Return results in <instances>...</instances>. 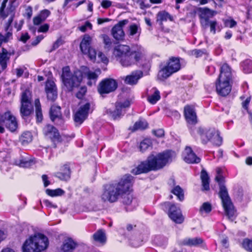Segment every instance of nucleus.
<instances>
[{
	"label": "nucleus",
	"mask_w": 252,
	"mask_h": 252,
	"mask_svg": "<svg viewBox=\"0 0 252 252\" xmlns=\"http://www.w3.org/2000/svg\"><path fill=\"white\" fill-rule=\"evenodd\" d=\"M113 55L124 67L136 64L145 58V52L140 45H134L131 48L127 45L118 44L113 50Z\"/></svg>",
	"instance_id": "nucleus-1"
},
{
	"label": "nucleus",
	"mask_w": 252,
	"mask_h": 252,
	"mask_svg": "<svg viewBox=\"0 0 252 252\" xmlns=\"http://www.w3.org/2000/svg\"><path fill=\"white\" fill-rule=\"evenodd\" d=\"M175 157V152L170 150L159 153L157 156L151 154L146 161L141 162L135 168L133 169L132 173L137 175L151 170L160 169L172 162Z\"/></svg>",
	"instance_id": "nucleus-2"
},
{
	"label": "nucleus",
	"mask_w": 252,
	"mask_h": 252,
	"mask_svg": "<svg viewBox=\"0 0 252 252\" xmlns=\"http://www.w3.org/2000/svg\"><path fill=\"white\" fill-rule=\"evenodd\" d=\"M133 180L132 176L126 175L118 184L106 186L101 195V200L104 202H115L119 196L126 194L131 190Z\"/></svg>",
	"instance_id": "nucleus-3"
},
{
	"label": "nucleus",
	"mask_w": 252,
	"mask_h": 252,
	"mask_svg": "<svg viewBox=\"0 0 252 252\" xmlns=\"http://www.w3.org/2000/svg\"><path fill=\"white\" fill-rule=\"evenodd\" d=\"M47 237L41 234L31 235L26 240L22 246L23 252H41L48 246Z\"/></svg>",
	"instance_id": "nucleus-4"
},
{
	"label": "nucleus",
	"mask_w": 252,
	"mask_h": 252,
	"mask_svg": "<svg viewBox=\"0 0 252 252\" xmlns=\"http://www.w3.org/2000/svg\"><path fill=\"white\" fill-rule=\"evenodd\" d=\"M231 79V71L227 64H223L220 68L219 78L216 83V91L218 94L224 96L228 95L231 90L230 81Z\"/></svg>",
	"instance_id": "nucleus-5"
},
{
	"label": "nucleus",
	"mask_w": 252,
	"mask_h": 252,
	"mask_svg": "<svg viewBox=\"0 0 252 252\" xmlns=\"http://www.w3.org/2000/svg\"><path fill=\"white\" fill-rule=\"evenodd\" d=\"M215 180L218 182L220 185L219 196L221 199L225 214L229 219L232 220L235 215V210L228 195L227 189L225 186L222 184L223 181V177L221 175H218L216 177Z\"/></svg>",
	"instance_id": "nucleus-6"
},
{
	"label": "nucleus",
	"mask_w": 252,
	"mask_h": 252,
	"mask_svg": "<svg viewBox=\"0 0 252 252\" xmlns=\"http://www.w3.org/2000/svg\"><path fill=\"white\" fill-rule=\"evenodd\" d=\"M83 78L80 70H77L72 74L68 66L63 68L62 79L64 86L68 91H72L78 87Z\"/></svg>",
	"instance_id": "nucleus-7"
},
{
	"label": "nucleus",
	"mask_w": 252,
	"mask_h": 252,
	"mask_svg": "<svg viewBox=\"0 0 252 252\" xmlns=\"http://www.w3.org/2000/svg\"><path fill=\"white\" fill-rule=\"evenodd\" d=\"M202 142L204 144L211 141L214 145L220 146L222 143V138L220 136L219 132L214 128L203 129L199 128L197 130Z\"/></svg>",
	"instance_id": "nucleus-8"
},
{
	"label": "nucleus",
	"mask_w": 252,
	"mask_h": 252,
	"mask_svg": "<svg viewBox=\"0 0 252 252\" xmlns=\"http://www.w3.org/2000/svg\"><path fill=\"white\" fill-rule=\"evenodd\" d=\"M5 126L11 132L15 131L18 128V124L16 117L10 111L0 114V133L5 132Z\"/></svg>",
	"instance_id": "nucleus-9"
},
{
	"label": "nucleus",
	"mask_w": 252,
	"mask_h": 252,
	"mask_svg": "<svg viewBox=\"0 0 252 252\" xmlns=\"http://www.w3.org/2000/svg\"><path fill=\"white\" fill-rule=\"evenodd\" d=\"M20 111L23 118L30 116L33 112L31 102V93L28 89H26L22 93Z\"/></svg>",
	"instance_id": "nucleus-10"
},
{
	"label": "nucleus",
	"mask_w": 252,
	"mask_h": 252,
	"mask_svg": "<svg viewBox=\"0 0 252 252\" xmlns=\"http://www.w3.org/2000/svg\"><path fill=\"white\" fill-rule=\"evenodd\" d=\"M180 67L179 60L177 58H172L170 59L167 65L159 71L158 78L160 80L166 79L173 73L178 71Z\"/></svg>",
	"instance_id": "nucleus-11"
},
{
	"label": "nucleus",
	"mask_w": 252,
	"mask_h": 252,
	"mask_svg": "<svg viewBox=\"0 0 252 252\" xmlns=\"http://www.w3.org/2000/svg\"><path fill=\"white\" fill-rule=\"evenodd\" d=\"M118 87L117 81L112 78H105L99 83L97 91L102 96L114 92Z\"/></svg>",
	"instance_id": "nucleus-12"
},
{
	"label": "nucleus",
	"mask_w": 252,
	"mask_h": 252,
	"mask_svg": "<svg viewBox=\"0 0 252 252\" xmlns=\"http://www.w3.org/2000/svg\"><path fill=\"white\" fill-rule=\"evenodd\" d=\"M130 104V101L128 100H126L123 102L117 101L115 103V109L114 110L110 108L107 109L106 113L114 120H116L121 117L123 115V111H125V109L129 107Z\"/></svg>",
	"instance_id": "nucleus-13"
},
{
	"label": "nucleus",
	"mask_w": 252,
	"mask_h": 252,
	"mask_svg": "<svg viewBox=\"0 0 252 252\" xmlns=\"http://www.w3.org/2000/svg\"><path fill=\"white\" fill-rule=\"evenodd\" d=\"M197 10L200 12L199 17L201 26L204 29L207 28L209 26V19L213 17L216 14V12L207 7H199Z\"/></svg>",
	"instance_id": "nucleus-14"
},
{
	"label": "nucleus",
	"mask_w": 252,
	"mask_h": 252,
	"mask_svg": "<svg viewBox=\"0 0 252 252\" xmlns=\"http://www.w3.org/2000/svg\"><path fill=\"white\" fill-rule=\"evenodd\" d=\"M90 108V104L89 103H86L81 106L74 113V121L79 124H82L87 119Z\"/></svg>",
	"instance_id": "nucleus-15"
},
{
	"label": "nucleus",
	"mask_w": 252,
	"mask_h": 252,
	"mask_svg": "<svg viewBox=\"0 0 252 252\" xmlns=\"http://www.w3.org/2000/svg\"><path fill=\"white\" fill-rule=\"evenodd\" d=\"M128 22V20L125 19L120 21L115 25L111 30V33L113 37L117 40H123L125 33L123 31V27Z\"/></svg>",
	"instance_id": "nucleus-16"
},
{
	"label": "nucleus",
	"mask_w": 252,
	"mask_h": 252,
	"mask_svg": "<svg viewBox=\"0 0 252 252\" xmlns=\"http://www.w3.org/2000/svg\"><path fill=\"white\" fill-rule=\"evenodd\" d=\"M83 74V78H87L89 80L88 84L92 86L93 84H95L99 75L101 73L99 69L95 71H91L88 67L83 66L82 67V70H80Z\"/></svg>",
	"instance_id": "nucleus-17"
},
{
	"label": "nucleus",
	"mask_w": 252,
	"mask_h": 252,
	"mask_svg": "<svg viewBox=\"0 0 252 252\" xmlns=\"http://www.w3.org/2000/svg\"><path fill=\"white\" fill-rule=\"evenodd\" d=\"M169 217L175 222L182 223L184 220V218L179 207L175 205H171L168 211Z\"/></svg>",
	"instance_id": "nucleus-18"
},
{
	"label": "nucleus",
	"mask_w": 252,
	"mask_h": 252,
	"mask_svg": "<svg viewBox=\"0 0 252 252\" xmlns=\"http://www.w3.org/2000/svg\"><path fill=\"white\" fill-rule=\"evenodd\" d=\"M45 90L47 99L52 102L54 101L58 96L57 90L54 82L48 80L46 82Z\"/></svg>",
	"instance_id": "nucleus-19"
},
{
	"label": "nucleus",
	"mask_w": 252,
	"mask_h": 252,
	"mask_svg": "<svg viewBox=\"0 0 252 252\" xmlns=\"http://www.w3.org/2000/svg\"><path fill=\"white\" fill-rule=\"evenodd\" d=\"M44 135L51 139L53 142L60 141V135L58 130L51 125H47L43 129Z\"/></svg>",
	"instance_id": "nucleus-20"
},
{
	"label": "nucleus",
	"mask_w": 252,
	"mask_h": 252,
	"mask_svg": "<svg viewBox=\"0 0 252 252\" xmlns=\"http://www.w3.org/2000/svg\"><path fill=\"white\" fill-rule=\"evenodd\" d=\"M183 157L184 160L189 163H197L200 161V158L196 156L189 147L185 148L183 152Z\"/></svg>",
	"instance_id": "nucleus-21"
},
{
	"label": "nucleus",
	"mask_w": 252,
	"mask_h": 252,
	"mask_svg": "<svg viewBox=\"0 0 252 252\" xmlns=\"http://www.w3.org/2000/svg\"><path fill=\"white\" fill-rule=\"evenodd\" d=\"M184 115L188 123L195 124L197 123V117L193 107L186 106L184 108Z\"/></svg>",
	"instance_id": "nucleus-22"
},
{
	"label": "nucleus",
	"mask_w": 252,
	"mask_h": 252,
	"mask_svg": "<svg viewBox=\"0 0 252 252\" xmlns=\"http://www.w3.org/2000/svg\"><path fill=\"white\" fill-rule=\"evenodd\" d=\"M143 76V72L140 70L133 72L130 75L126 77L125 82L129 85H134L137 83L138 80Z\"/></svg>",
	"instance_id": "nucleus-23"
},
{
	"label": "nucleus",
	"mask_w": 252,
	"mask_h": 252,
	"mask_svg": "<svg viewBox=\"0 0 252 252\" xmlns=\"http://www.w3.org/2000/svg\"><path fill=\"white\" fill-rule=\"evenodd\" d=\"M92 38L88 34H85L80 44V48L82 52L84 53H88L89 49L91 48V44Z\"/></svg>",
	"instance_id": "nucleus-24"
},
{
	"label": "nucleus",
	"mask_w": 252,
	"mask_h": 252,
	"mask_svg": "<svg viewBox=\"0 0 252 252\" xmlns=\"http://www.w3.org/2000/svg\"><path fill=\"white\" fill-rule=\"evenodd\" d=\"M93 240L98 243L103 244L106 243L107 238L105 231L99 229L93 235Z\"/></svg>",
	"instance_id": "nucleus-25"
},
{
	"label": "nucleus",
	"mask_w": 252,
	"mask_h": 252,
	"mask_svg": "<svg viewBox=\"0 0 252 252\" xmlns=\"http://www.w3.org/2000/svg\"><path fill=\"white\" fill-rule=\"evenodd\" d=\"M76 246L77 244L72 239L68 238L63 242L62 250L63 252H68L73 251Z\"/></svg>",
	"instance_id": "nucleus-26"
},
{
	"label": "nucleus",
	"mask_w": 252,
	"mask_h": 252,
	"mask_svg": "<svg viewBox=\"0 0 252 252\" xmlns=\"http://www.w3.org/2000/svg\"><path fill=\"white\" fill-rule=\"evenodd\" d=\"M200 178L203 190H209V177L207 172L204 169L201 172Z\"/></svg>",
	"instance_id": "nucleus-27"
},
{
	"label": "nucleus",
	"mask_w": 252,
	"mask_h": 252,
	"mask_svg": "<svg viewBox=\"0 0 252 252\" xmlns=\"http://www.w3.org/2000/svg\"><path fill=\"white\" fill-rule=\"evenodd\" d=\"M50 116L52 121H54L56 119L60 118L61 116L60 107L55 105L52 106L50 108Z\"/></svg>",
	"instance_id": "nucleus-28"
},
{
	"label": "nucleus",
	"mask_w": 252,
	"mask_h": 252,
	"mask_svg": "<svg viewBox=\"0 0 252 252\" xmlns=\"http://www.w3.org/2000/svg\"><path fill=\"white\" fill-rule=\"evenodd\" d=\"M8 52L4 48H2V52L0 53V65L1 69H4L6 67V61L9 59L7 57Z\"/></svg>",
	"instance_id": "nucleus-29"
},
{
	"label": "nucleus",
	"mask_w": 252,
	"mask_h": 252,
	"mask_svg": "<svg viewBox=\"0 0 252 252\" xmlns=\"http://www.w3.org/2000/svg\"><path fill=\"white\" fill-rule=\"evenodd\" d=\"M32 140V133L29 131H25L22 133L20 137V140L22 145H27Z\"/></svg>",
	"instance_id": "nucleus-30"
},
{
	"label": "nucleus",
	"mask_w": 252,
	"mask_h": 252,
	"mask_svg": "<svg viewBox=\"0 0 252 252\" xmlns=\"http://www.w3.org/2000/svg\"><path fill=\"white\" fill-rule=\"evenodd\" d=\"M203 240L198 237L189 238L185 240V244L189 246H198L199 245L203 243Z\"/></svg>",
	"instance_id": "nucleus-31"
},
{
	"label": "nucleus",
	"mask_w": 252,
	"mask_h": 252,
	"mask_svg": "<svg viewBox=\"0 0 252 252\" xmlns=\"http://www.w3.org/2000/svg\"><path fill=\"white\" fill-rule=\"evenodd\" d=\"M152 142L149 139H145L141 141L139 146V149L142 152L146 151L148 148L152 147Z\"/></svg>",
	"instance_id": "nucleus-32"
},
{
	"label": "nucleus",
	"mask_w": 252,
	"mask_h": 252,
	"mask_svg": "<svg viewBox=\"0 0 252 252\" xmlns=\"http://www.w3.org/2000/svg\"><path fill=\"white\" fill-rule=\"evenodd\" d=\"M147 126L148 123L147 122L140 120L138 122H136L133 126L132 128H130V129H131L132 132H133L138 129H144L146 128Z\"/></svg>",
	"instance_id": "nucleus-33"
},
{
	"label": "nucleus",
	"mask_w": 252,
	"mask_h": 252,
	"mask_svg": "<svg viewBox=\"0 0 252 252\" xmlns=\"http://www.w3.org/2000/svg\"><path fill=\"white\" fill-rule=\"evenodd\" d=\"M35 113L38 122H41L42 120V114L39 100L36 99L35 100Z\"/></svg>",
	"instance_id": "nucleus-34"
},
{
	"label": "nucleus",
	"mask_w": 252,
	"mask_h": 252,
	"mask_svg": "<svg viewBox=\"0 0 252 252\" xmlns=\"http://www.w3.org/2000/svg\"><path fill=\"white\" fill-rule=\"evenodd\" d=\"M172 193L176 195L180 201H182L184 198L183 190L179 186H175L171 191Z\"/></svg>",
	"instance_id": "nucleus-35"
},
{
	"label": "nucleus",
	"mask_w": 252,
	"mask_h": 252,
	"mask_svg": "<svg viewBox=\"0 0 252 252\" xmlns=\"http://www.w3.org/2000/svg\"><path fill=\"white\" fill-rule=\"evenodd\" d=\"M168 19H169L171 21L172 20L170 14L165 11H160L157 14V21H160L161 23L163 21H166Z\"/></svg>",
	"instance_id": "nucleus-36"
},
{
	"label": "nucleus",
	"mask_w": 252,
	"mask_h": 252,
	"mask_svg": "<svg viewBox=\"0 0 252 252\" xmlns=\"http://www.w3.org/2000/svg\"><path fill=\"white\" fill-rule=\"evenodd\" d=\"M160 98L159 92L156 90L154 94L150 95L148 97L149 102L151 104H155Z\"/></svg>",
	"instance_id": "nucleus-37"
},
{
	"label": "nucleus",
	"mask_w": 252,
	"mask_h": 252,
	"mask_svg": "<svg viewBox=\"0 0 252 252\" xmlns=\"http://www.w3.org/2000/svg\"><path fill=\"white\" fill-rule=\"evenodd\" d=\"M46 193L51 196H56L62 195L64 193V191L61 189H47L46 190Z\"/></svg>",
	"instance_id": "nucleus-38"
},
{
	"label": "nucleus",
	"mask_w": 252,
	"mask_h": 252,
	"mask_svg": "<svg viewBox=\"0 0 252 252\" xmlns=\"http://www.w3.org/2000/svg\"><path fill=\"white\" fill-rule=\"evenodd\" d=\"M100 37L103 40V43L104 44V48L109 50L112 45V41L111 38L106 34H102L101 35Z\"/></svg>",
	"instance_id": "nucleus-39"
},
{
	"label": "nucleus",
	"mask_w": 252,
	"mask_h": 252,
	"mask_svg": "<svg viewBox=\"0 0 252 252\" xmlns=\"http://www.w3.org/2000/svg\"><path fill=\"white\" fill-rule=\"evenodd\" d=\"M65 173L58 172L56 176L61 180H67L69 178V170L67 167H65Z\"/></svg>",
	"instance_id": "nucleus-40"
},
{
	"label": "nucleus",
	"mask_w": 252,
	"mask_h": 252,
	"mask_svg": "<svg viewBox=\"0 0 252 252\" xmlns=\"http://www.w3.org/2000/svg\"><path fill=\"white\" fill-rule=\"evenodd\" d=\"M243 248L248 251L252 252V240L248 239H245L243 242Z\"/></svg>",
	"instance_id": "nucleus-41"
},
{
	"label": "nucleus",
	"mask_w": 252,
	"mask_h": 252,
	"mask_svg": "<svg viewBox=\"0 0 252 252\" xmlns=\"http://www.w3.org/2000/svg\"><path fill=\"white\" fill-rule=\"evenodd\" d=\"M212 210L211 204L209 202H204L203 203L199 209V212L201 213L204 211L206 213L210 212Z\"/></svg>",
	"instance_id": "nucleus-42"
},
{
	"label": "nucleus",
	"mask_w": 252,
	"mask_h": 252,
	"mask_svg": "<svg viewBox=\"0 0 252 252\" xmlns=\"http://www.w3.org/2000/svg\"><path fill=\"white\" fill-rule=\"evenodd\" d=\"M88 55L90 59L94 62L96 60V51L93 48H91L89 49L88 53H84Z\"/></svg>",
	"instance_id": "nucleus-43"
},
{
	"label": "nucleus",
	"mask_w": 252,
	"mask_h": 252,
	"mask_svg": "<svg viewBox=\"0 0 252 252\" xmlns=\"http://www.w3.org/2000/svg\"><path fill=\"white\" fill-rule=\"evenodd\" d=\"M129 35L133 36L135 35L138 31V26L136 24H132L129 26Z\"/></svg>",
	"instance_id": "nucleus-44"
},
{
	"label": "nucleus",
	"mask_w": 252,
	"mask_h": 252,
	"mask_svg": "<svg viewBox=\"0 0 252 252\" xmlns=\"http://www.w3.org/2000/svg\"><path fill=\"white\" fill-rule=\"evenodd\" d=\"M224 25L225 27L231 28L236 25V22L233 19L226 20L224 22Z\"/></svg>",
	"instance_id": "nucleus-45"
},
{
	"label": "nucleus",
	"mask_w": 252,
	"mask_h": 252,
	"mask_svg": "<svg viewBox=\"0 0 252 252\" xmlns=\"http://www.w3.org/2000/svg\"><path fill=\"white\" fill-rule=\"evenodd\" d=\"M50 14V11L47 9L42 10L39 16L42 19V20H45Z\"/></svg>",
	"instance_id": "nucleus-46"
},
{
	"label": "nucleus",
	"mask_w": 252,
	"mask_h": 252,
	"mask_svg": "<svg viewBox=\"0 0 252 252\" xmlns=\"http://www.w3.org/2000/svg\"><path fill=\"white\" fill-rule=\"evenodd\" d=\"M89 28L90 29H92V25L89 22H86L84 25L79 27L78 28L82 32H85L87 30V28Z\"/></svg>",
	"instance_id": "nucleus-47"
},
{
	"label": "nucleus",
	"mask_w": 252,
	"mask_h": 252,
	"mask_svg": "<svg viewBox=\"0 0 252 252\" xmlns=\"http://www.w3.org/2000/svg\"><path fill=\"white\" fill-rule=\"evenodd\" d=\"M132 196L130 194H127L123 198V202L124 203L128 205L130 204L132 201Z\"/></svg>",
	"instance_id": "nucleus-48"
},
{
	"label": "nucleus",
	"mask_w": 252,
	"mask_h": 252,
	"mask_svg": "<svg viewBox=\"0 0 252 252\" xmlns=\"http://www.w3.org/2000/svg\"><path fill=\"white\" fill-rule=\"evenodd\" d=\"M87 91V89L85 87H81L79 92L76 94V97L78 98H81L85 94Z\"/></svg>",
	"instance_id": "nucleus-49"
},
{
	"label": "nucleus",
	"mask_w": 252,
	"mask_h": 252,
	"mask_svg": "<svg viewBox=\"0 0 252 252\" xmlns=\"http://www.w3.org/2000/svg\"><path fill=\"white\" fill-rule=\"evenodd\" d=\"M49 25L48 24H45L41 25L38 29V32H46L49 30Z\"/></svg>",
	"instance_id": "nucleus-50"
},
{
	"label": "nucleus",
	"mask_w": 252,
	"mask_h": 252,
	"mask_svg": "<svg viewBox=\"0 0 252 252\" xmlns=\"http://www.w3.org/2000/svg\"><path fill=\"white\" fill-rule=\"evenodd\" d=\"M112 5V2L109 0H102L101 3V6L104 8H108Z\"/></svg>",
	"instance_id": "nucleus-51"
},
{
	"label": "nucleus",
	"mask_w": 252,
	"mask_h": 252,
	"mask_svg": "<svg viewBox=\"0 0 252 252\" xmlns=\"http://www.w3.org/2000/svg\"><path fill=\"white\" fill-rule=\"evenodd\" d=\"M217 25V22L215 21H209V26L210 27V31L213 32V33H216V26Z\"/></svg>",
	"instance_id": "nucleus-52"
},
{
	"label": "nucleus",
	"mask_w": 252,
	"mask_h": 252,
	"mask_svg": "<svg viewBox=\"0 0 252 252\" xmlns=\"http://www.w3.org/2000/svg\"><path fill=\"white\" fill-rule=\"evenodd\" d=\"M98 58L100 59V61L103 62L104 63H107L108 62V60L106 57L105 56L104 54H103L101 52H99L98 53Z\"/></svg>",
	"instance_id": "nucleus-53"
},
{
	"label": "nucleus",
	"mask_w": 252,
	"mask_h": 252,
	"mask_svg": "<svg viewBox=\"0 0 252 252\" xmlns=\"http://www.w3.org/2000/svg\"><path fill=\"white\" fill-rule=\"evenodd\" d=\"M153 133L157 137H161L164 135V131L162 129H158L157 130H153Z\"/></svg>",
	"instance_id": "nucleus-54"
},
{
	"label": "nucleus",
	"mask_w": 252,
	"mask_h": 252,
	"mask_svg": "<svg viewBox=\"0 0 252 252\" xmlns=\"http://www.w3.org/2000/svg\"><path fill=\"white\" fill-rule=\"evenodd\" d=\"M44 21V20H42V19L39 15L33 19V22L35 25H38Z\"/></svg>",
	"instance_id": "nucleus-55"
},
{
	"label": "nucleus",
	"mask_w": 252,
	"mask_h": 252,
	"mask_svg": "<svg viewBox=\"0 0 252 252\" xmlns=\"http://www.w3.org/2000/svg\"><path fill=\"white\" fill-rule=\"evenodd\" d=\"M221 243L223 247L227 248L229 246L228 238L226 236H223L221 240Z\"/></svg>",
	"instance_id": "nucleus-56"
},
{
	"label": "nucleus",
	"mask_w": 252,
	"mask_h": 252,
	"mask_svg": "<svg viewBox=\"0 0 252 252\" xmlns=\"http://www.w3.org/2000/svg\"><path fill=\"white\" fill-rule=\"evenodd\" d=\"M251 101V97H248L247 98V99L242 102V107L243 108H244L246 110H248V105L250 103V102Z\"/></svg>",
	"instance_id": "nucleus-57"
},
{
	"label": "nucleus",
	"mask_w": 252,
	"mask_h": 252,
	"mask_svg": "<svg viewBox=\"0 0 252 252\" xmlns=\"http://www.w3.org/2000/svg\"><path fill=\"white\" fill-rule=\"evenodd\" d=\"M30 36L28 33L22 34L20 37V40L22 41L23 43H26L27 41L29 39Z\"/></svg>",
	"instance_id": "nucleus-58"
},
{
	"label": "nucleus",
	"mask_w": 252,
	"mask_h": 252,
	"mask_svg": "<svg viewBox=\"0 0 252 252\" xmlns=\"http://www.w3.org/2000/svg\"><path fill=\"white\" fill-rule=\"evenodd\" d=\"M42 179L44 183V186L45 187H47L50 184V182L48 180V177L46 175H43L42 176Z\"/></svg>",
	"instance_id": "nucleus-59"
},
{
	"label": "nucleus",
	"mask_w": 252,
	"mask_h": 252,
	"mask_svg": "<svg viewBox=\"0 0 252 252\" xmlns=\"http://www.w3.org/2000/svg\"><path fill=\"white\" fill-rule=\"evenodd\" d=\"M192 54L197 58L202 55L203 52L200 50H194L192 51Z\"/></svg>",
	"instance_id": "nucleus-60"
},
{
	"label": "nucleus",
	"mask_w": 252,
	"mask_h": 252,
	"mask_svg": "<svg viewBox=\"0 0 252 252\" xmlns=\"http://www.w3.org/2000/svg\"><path fill=\"white\" fill-rule=\"evenodd\" d=\"M61 44V40H57L53 45L52 49L51 50V51L55 50L56 49L58 48L59 46Z\"/></svg>",
	"instance_id": "nucleus-61"
},
{
	"label": "nucleus",
	"mask_w": 252,
	"mask_h": 252,
	"mask_svg": "<svg viewBox=\"0 0 252 252\" xmlns=\"http://www.w3.org/2000/svg\"><path fill=\"white\" fill-rule=\"evenodd\" d=\"M13 20V15H11V17L9 18L7 23H6V26L5 27V31H7L9 27L10 26L12 21Z\"/></svg>",
	"instance_id": "nucleus-62"
},
{
	"label": "nucleus",
	"mask_w": 252,
	"mask_h": 252,
	"mask_svg": "<svg viewBox=\"0 0 252 252\" xmlns=\"http://www.w3.org/2000/svg\"><path fill=\"white\" fill-rule=\"evenodd\" d=\"M8 0H4L1 5V6L0 7V14L1 15H2V13L3 12V10L6 6V3L7 2Z\"/></svg>",
	"instance_id": "nucleus-63"
},
{
	"label": "nucleus",
	"mask_w": 252,
	"mask_h": 252,
	"mask_svg": "<svg viewBox=\"0 0 252 252\" xmlns=\"http://www.w3.org/2000/svg\"><path fill=\"white\" fill-rule=\"evenodd\" d=\"M44 204H45V205L46 206H48V207H53V208H57V206L56 205H54L50 201H49V200H44Z\"/></svg>",
	"instance_id": "nucleus-64"
}]
</instances>
